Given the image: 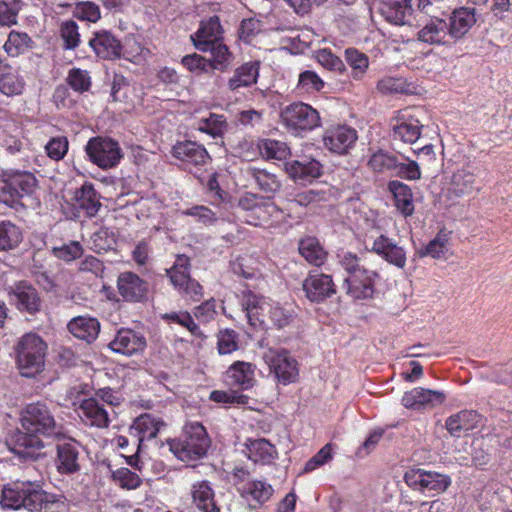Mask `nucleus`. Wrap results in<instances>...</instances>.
<instances>
[{
    "label": "nucleus",
    "mask_w": 512,
    "mask_h": 512,
    "mask_svg": "<svg viewBox=\"0 0 512 512\" xmlns=\"http://www.w3.org/2000/svg\"><path fill=\"white\" fill-rule=\"evenodd\" d=\"M89 45L103 59H116L122 56V45L120 41L109 31L101 30L94 33Z\"/></svg>",
    "instance_id": "obj_27"
},
{
    "label": "nucleus",
    "mask_w": 512,
    "mask_h": 512,
    "mask_svg": "<svg viewBox=\"0 0 512 512\" xmlns=\"http://www.w3.org/2000/svg\"><path fill=\"white\" fill-rule=\"evenodd\" d=\"M420 42L430 45H451L453 44L448 32L447 22L437 16L427 20L417 33Z\"/></svg>",
    "instance_id": "obj_22"
},
{
    "label": "nucleus",
    "mask_w": 512,
    "mask_h": 512,
    "mask_svg": "<svg viewBox=\"0 0 512 512\" xmlns=\"http://www.w3.org/2000/svg\"><path fill=\"white\" fill-rule=\"evenodd\" d=\"M423 111L418 108H406L396 113L392 120V136L395 140L413 144L421 136Z\"/></svg>",
    "instance_id": "obj_7"
},
{
    "label": "nucleus",
    "mask_w": 512,
    "mask_h": 512,
    "mask_svg": "<svg viewBox=\"0 0 512 512\" xmlns=\"http://www.w3.org/2000/svg\"><path fill=\"white\" fill-rule=\"evenodd\" d=\"M24 88V80L15 70H9L0 76V91L7 95H18Z\"/></svg>",
    "instance_id": "obj_51"
},
{
    "label": "nucleus",
    "mask_w": 512,
    "mask_h": 512,
    "mask_svg": "<svg viewBox=\"0 0 512 512\" xmlns=\"http://www.w3.org/2000/svg\"><path fill=\"white\" fill-rule=\"evenodd\" d=\"M368 165L373 171L382 173L393 169L396 159L384 151H377L371 155Z\"/></svg>",
    "instance_id": "obj_59"
},
{
    "label": "nucleus",
    "mask_w": 512,
    "mask_h": 512,
    "mask_svg": "<svg viewBox=\"0 0 512 512\" xmlns=\"http://www.w3.org/2000/svg\"><path fill=\"white\" fill-rule=\"evenodd\" d=\"M0 503L4 508H24L28 512H42L43 507L47 505L45 494L39 485L21 481L4 487Z\"/></svg>",
    "instance_id": "obj_2"
},
{
    "label": "nucleus",
    "mask_w": 512,
    "mask_h": 512,
    "mask_svg": "<svg viewBox=\"0 0 512 512\" xmlns=\"http://www.w3.org/2000/svg\"><path fill=\"white\" fill-rule=\"evenodd\" d=\"M393 169H396L399 177L407 180H418L421 178L420 167L418 163L413 160L403 163H398L396 161V166H394Z\"/></svg>",
    "instance_id": "obj_64"
},
{
    "label": "nucleus",
    "mask_w": 512,
    "mask_h": 512,
    "mask_svg": "<svg viewBox=\"0 0 512 512\" xmlns=\"http://www.w3.org/2000/svg\"><path fill=\"white\" fill-rule=\"evenodd\" d=\"M404 479L411 488L430 495L444 492L451 484L449 476L424 469L409 470Z\"/></svg>",
    "instance_id": "obj_9"
},
{
    "label": "nucleus",
    "mask_w": 512,
    "mask_h": 512,
    "mask_svg": "<svg viewBox=\"0 0 512 512\" xmlns=\"http://www.w3.org/2000/svg\"><path fill=\"white\" fill-rule=\"evenodd\" d=\"M147 346L145 337L132 329H120L114 339L109 343V348L125 356H134L144 352Z\"/></svg>",
    "instance_id": "obj_16"
},
{
    "label": "nucleus",
    "mask_w": 512,
    "mask_h": 512,
    "mask_svg": "<svg viewBox=\"0 0 512 512\" xmlns=\"http://www.w3.org/2000/svg\"><path fill=\"white\" fill-rule=\"evenodd\" d=\"M241 497L248 506L256 509L267 502L273 495V487L262 480H251L239 488Z\"/></svg>",
    "instance_id": "obj_26"
},
{
    "label": "nucleus",
    "mask_w": 512,
    "mask_h": 512,
    "mask_svg": "<svg viewBox=\"0 0 512 512\" xmlns=\"http://www.w3.org/2000/svg\"><path fill=\"white\" fill-rule=\"evenodd\" d=\"M108 468L111 472L112 480L122 489L134 490L138 488L142 483L138 474L132 472L128 468L122 467L116 470H112L110 465H108Z\"/></svg>",
    "instance_id": "obj_50"
},
{
    "label": "nucleus",
    "mask_w": 512,
    "mask_h": 512,
    "mask_svg": "<svg viewBox=\"0 0 512 512\" xmlns=\"http://www.w3.org/2000/svg\"><path fill=\"white\" fill-rule=\"evenodd\" d=\"M21 425L26 431L37 435H51L55 429V421L49 409L42 403H31L21 411Z\"/></svg>",
    "instance_id": "obj_10"
},
{
    "label": "nucleus",
    "mask_w": 512,
    "mask_h": 512,
    "mask_svg": "<svg viewBox=\"0 0 512 512\" xmlns=\"http://www.w3.org/2000/svg\"><path fill=\"white\" fill-rule=\"evenodd\" d=\"M324 87V81L319 75L310 70H306L299 75L297 89L301 93H314L319 92Z\"/></svg>",
    "instance_id": "obj_53"
},
{
    "label": "nucleus",
    "mask_w": 512,
    "mask_h": 512,
    "mask_svg": "<svg viewBox=\"0 0 512 512\" xmlns=\"http://www.w3.org/2000/svg\"><path fill=\"white\" fill-rule=\"evenodd\" d=\"M194 127L198 131L216 138L221 137L225 133L227 130V122L223 115L210 113L208 117L197 120Z\"/></svg>",
    "instance_id": "obj_40"
},
{
    "label": "nucleus",
    "mask_w": 512,
    "mask_h": 512,
    "mask_svg": "<svg viewBox=\"0 0 512 512\" xmlns=\"http://www.w3.org/2000/svg\"><path fill=\"white\" fill-rule=\"evenodd\" d=\"M263 360L279 384L286 386L298 381L299 363L289 351L269 348L263 353Z\"/></svg>",
    "instance_id": "obj_5"
},
{
    "label": "nucleus",
    "mask_w": 512,
    "mask_h": 512,
    "mask_svg": "<svg viewBox=\"0 0 512 512\" xmlns=\"http://www.w3.org/2000/svg\"><path fill=\"white\" fill-rule=\"evenodd\" d=\"M86 149L93 163L102 169L116 166L123 157L118 142L111 138H93L88 142Z\"/></svg>",
    "instance_id": "obj_11"
},
{
    "label": "nucleus",
    "mask_w": 512,
    "mask_h": 512,
    "mask_svg": "<svg viewBox=\"0 0 512 512\" xmlns=\"http://www.w3.org/2000/svg\"><path fill=\"white\" fill-rule=\"evenodd\" d=\"M444 400L445 394L441 391L416 387L404 393L402 404L408 409L420 410L440 405Z\"/></svg>",
    "instance_id": "obj_23"
},
{
    "label": "nucleus",
    "mask_w": 512,
    "mask_h": 512,
    "mask_svg": "<svg viewBox=\"0 0 512 512\" xmlns=\"http://www.w3.org/2000/svg\"><path fill=\"white\" fill-rule=\"evenodd\" d=\"M315 59L322 67L330 71L341 73L345 70L343 61L328 49H320L316 51Z\"/></svg>",
    "instance_id": "obj_56"
},
{
    "label": "nucleus",
    "mask_w": 512,
    "mask_h": 512,
    "mask_svg": "<svg viewBox=\"0 0 512 512\" xmlns=\"http://www.w3.org/2000/svg\"><path fill=\"white\" fill-rule=\"evenodd\" d=\"M32 40L26 33L11 31L4 44V49L10 56H18L31 48Z\"/></svg>",
    "instance_id": "obj_49"
},
{
    "label": "nucleus",
    "mask_w": 512,
    "mask_h": 512,
    "mask_svg": "<svg viewBox=\"0 0 512 512\" xmlns=\"http://www.w3.org/2000/svg\"><path fill=\"white\" fill-rule=\"evenodd\" d=\"M181 62L187 70L196 74L206 73L211 69L210 61L197 53L184 56Z\"/></svg>",
    "instance_id": "obj_60"
},
{
    "label": "nucleus",
    "mask_w": 512,
    "mask_h": 512,
    "mask_svg": "<svg viewBox=\"0 0 512 512\" xmlns=\"http://www.w3.org/2000/svg\"><path fill=\"white\" fill-rule=\"evenodd\" d=\"M164 318L183 326L193 335H200L198 325L194 322L193 318L188 312H172L165 314Z\"/></svg>",
    "instance_id": "obj_62"
},
{
    "label": "nucleus",
    "mask_w": 512,
    "mask_h": 512,
    "mask_svg": "<svg viewBox=\"0 0 512 512\" xmlns=\"http://www.w3.org/2000/svg\"><path fill=\"white\" fill-rule=\"evenodd\" d=\"M303 290L311 302H322L336 293L331 276L310 273L303 281Z\"/></svg>",
    "instance_id": "obj_19"
},
{
    "label": "nucleus",
    "mask_w": 512,
    "mask_h": 512,
    "mask_svg": "<svg viewBox=\"0 0 512 512\" xmlns=\"http://www.w3.org/2000/svg\"><path fill=\"white\" fill-rule=\"evenodd\" d=\"M170 451L181 461L189 462L203 457L210 446V439L204 426L190 422L184 426L180 439L168 442Z\"/></svg>",
    "instance_id": "obj_1"
},
{
    "label": "nucleus",
    "mask_w": 512,
    "mask_h": 512,
    "mask_svg": "<svg viewBox=\"0 0 512 512\" xmlns=\"http://www.w3.org/2000/svg\"><path fill=\"white\" fill-rule=\"evenodd\" d=\"M36 178L32 173L23 172L10 176L0 186V201L11 208L18 209L28 204L23 200H30L36 189Z\"/></svg>",
    "instance_id": "obj_4"
},
{
    "label": "nucleus",
    "mask_w": 512,
    "mask_h": 512,
    "mask_svg": "<svg viewBox=\"0 0 512 512\" xmlns=\"http://www.w3.org/2000/svg\"><path fill=\"white\" fill-rule=\"evenodd\" d=\"M248 173L263 192L275 193L280 189L281 184L274 174L255 167L249 168Z\"/></svg>",
    "instance_id": "obj_47"
},
{
    "label": "nucleus",
    "mask_w": 512,
    "mask_h": 512,
    "mask_svg": "<svg viewBox=\"0 0 512 512\" xmlns=\"http://www.w3.org/2000/svg\"><path fill=\"white\" fill-rule=\"evenodd\" d=\"M481 421L480 415L473 410H463L451 415L446 420V429L452 436L459 437L461 433H466L477 428Z\"/></svg>",
    "instance_id": "obj_34"
},
{
    "label": "nucleus",
    "mask_w": 512,
    "mask_h": 512,
    "mask_svg": "<svg viewBox=\"0 0 512 512\" xmlns=\"http://www.w3.org/2000/svg\"><path fill=\"white\" fill-rule=\"evenodd\" d=\"M449 233L440 231L420 252L421 256H431L435 259L446 258L449 251Z\"/></svg>",
    "instance_id": "obj_45"
},
{
    "label": "nucleus",
    "mask_w": 512,
    "mask_h": 512,
    "mask_svg": "<svg viewBox=\"0 0 512 512\" xmlns=\"http://www.w3.org/2000/svg\"><path fill=\"white\" fill-rule=\"evenodd\" d=\"M293 314L290 310L282 307L278 303L270 305L266 318L270 319L277 328L287 326L292 320Z\"/></svg>",
    "instance_id": "obj_58"
},
{
    "label": "nucleus",
    "mask_w": 512,
    "mask_h": 512,
    "mask_svg": "<svg viewBox=\"0 0 512 512\" xmlns=\"http://www.w3.org/2000/svg\"><path fill=\"white\" fill-rule=\"evenodd\" d=\"M287 217L288 215L270 199L264 198L259 204V209H255L245 217V222L253 226L271 228L286 223Z\"/></svg>",
    "instance_id": "obj_13"
},
{
    "label": "nucleus",
    "mask_w": 512,
    "mask_h": 512,
    "mask_svg": "<svg viewBox=\"0 0 512 512\" xmlns=\"http://www.w3.org/2000/svg\"><path fill=\"white\" fill-rule=\"evenodd\" d=\"M378 279L379 274L376 271L366 268L353 276H348L345 279L347 294L356 300L371 298Z\"/></svg>",
    "instance_id": "obj_15"
},
{
    "label": "nucleus",
    "mask_w": 512,
    "mask_h": 512,
    "mask_svg": "<svg viewBox=\"0 0 512 512\" xmlns=\"http://www.w3.org/2000/svg\"><path fill=\"white\" fill-rule=\"evenodd\" d=\"M345 60L351 68V77L354 80H361L369 68V59L366 54L354 48L345 50Z\"/></svg>",
    "instance_id": "obj_43"
},
{
    "label": "nucleus",
    "mask_w": 512,
    "mask_h": 512,
    "mask_svg": "<svg viewBox=\"0 0 512 512\" xmlns=\"http://www.w3.org/2000/svg\"><path fill=\"white\" fill-rule=\"evenodd\" d=\"M287 174L296 182L306 183L319 178L322 165L314 158L304 157L285 164Z\"/></svg>",
    "instance_id": "obj_24"
},
{
    "label": "nucleus",
    "mask_w": 512,
    "mask_h": 512,
    "mask_svg": "<svg viewBox=\"0 0 512 512\" xmlns=\"http://www.w3.org/2000/svg\"><path fill=\"white\" fill-rule=\"evenodd\" d=\"M193 505L201 512H220L215 501V492L208 481H198L191 486Z\"/></svg>",
    "instance_id": "obj_32"
},
{
    "label": "nucleus",
    "mask_w": 512,
    "mask_h": 512,
    "mask_svg": "<svg viewBox=\"0 0 512 512\" xmlns=\"http://www.w3.org/2000/svg\"><path fill=\"white\" fill-rule=\"evenodd\" d=\"M79 413L85 423L90 426L105 428L109 424L108 412L98 398L83 400L79 407Z\"/></svg>",
    "instance_id": "obj_33"
},
{
    "label": "nucleus",
    "mask_w": 512,
    "mask_h": 512,
    "mask_svg": "<svg viewBox=\"0 0 512 512\" xmlns=\"http://www.w3.org/2000/svg\"><path fill=\"white\" fill-rule=\"evenodd\" d=\"M172 154L176 159L193 165H204L210 159L205 147L193 141L176 143Z\"/></svg>",
    "instance_id": "obj_30"
},
{
    "label": "nucleus",
    "mask_w": 512,
    "mask_h": 512,
    "mask_svg": "<svg viewBox=\"0 0 512 512\" xmlns=\"http://www.w3.org/2000/svg\"><path fill=\"white\" fill-rule=\"evenodd\" d=\"M370 251L399 269L406 266L407 257L404 247L384 234H380L372 240Z\"/></svg>",
    "instance_id": "obj_14"
},
{
    "label": "nucleus",
    "mask_w": 512,
    "mask_h": 512,
    "mask_svg": "<svg viewBox=\"0 0 512 512\" xmlns=\"http://www.w3.org/2000/svg\"><path fill=\"white\" fill-rule=\"evenodd\" d=\"M212 59L210 61V68L213 70H225L232 62V55L227 46L221 43H214L210 47Z\"/></svg>",
    "instance_id": "obj_52"
},
{
    "label": "nucleus",
    "mask_w": 512,
    "mask_h": 512,
    "mask_svg": "<svg viewBox=\"0 0 512 512\" xmlns=\"http://www.w3.org/2000/svg\"><path fill=\"white\" fill-rule=\"evenodd\" d=\"M117 288L120 295L127 301L142 300L147 292V284L132 272H123L118 276Z\"/></svg>",
    "instance_id": "obj_29"
},
{
    "label": "nucleus",
    "mask_w": 512,
    "mask_h": 512,
    "mask_svg": "<svg viewBox=\"0 0 512 512\" xmlns=\"http://www.w3.org/2000/svg\"><path fill=\"white\" fill-rule=\"evenodd\" d=\"M299 252L310 264L315 266L322 265L327 256L326 251L315 237L302 239L299 244Z\"/></svg>",
    "instance_id": "obj_39"
},
{
    "label": "nucleus",
    "mask_w": 512,
    "mask_h": 512,
    "mask_svg": "<svg viewBox=\"0 0 512 512\" xmlns=\"http://www.w3.org/2000/svg\"><path fill=\"white\" fill-rule=\"evenodd\" d=\"M163 425L159 418L145 413L134 420L129 432L137 439L139 447L143 441L155 438Z\"/></svg>",
    "instance_id": "obj_31"
},
{
    "label": "nucleus",
    "mask_w": 512,
    "mask_h": 512,
    "mask_svg": "<svg viewBox=\"0 0 512 512\" xmlns=\"http://www.w3.org/2000/svg\"><path fill=\"white\" fill-rule=\"evenodd\" d=\"M357 140L355 129L338 125L328 128L323 135V144L331 152L344 154L353 147Z\"/></svg>",
    "instance_id": "obj_17"
},
{
    "label": "nucleus",
    "mask_w": 512,
    "mask_h": 512,
    "mask_svg": "<svg viewBox=\"0 0 512 512\" xmlns=\"http://www.w3.org/2000/svg\"><path fill=\"white\" fill-rule=\"evenodd\" d=\"M478 17L476 8L470 6L457 7L451 11L446 22L453 44L461 41L469 34L476 25Z\"/></svg>",
    "instance_id": "obj_12"
},
{
    "label": "nucleus",
    "mask_w": 512,
    "mask_h": 512,
    "mask_svg": "<svg viewBox=\"0 0 512 512\" xmlns=\"http://www.w3.org/2000/svg\"><path fill=\"white\" fill-rule=\"evenodd\" d=\"M260 154L266 159L285 160L290 155V148L285 142L263 139L258 143Z\"/></svg>",
    "instance_id": "obj_44"
},
{
    "label": "nucleus",
    "mask_w": 512,
    "mask_h": 512,
    "mask_svg": "<svg viewBox=\"0 0 512 512\" xmlns=\"http://www.w3.org/2000/svg\"><path fill=\"white\" fill-rule=\"evenodd\" d=\"M227 378L232 386L242 390L253 387L255 383V366L244 361L234 362L226 372Z\"/></svg>",
    "instance_id": "obj_35"
},
{
    "label": "nucleus",
    "mask_w": 512,
    "mask_h": 512,
    "mask_svg": "<svg viewBox=\"0 0 512 512\" xmlns=\"http://www.w3.org/2000/svg\"><path fill=\"white\" fill-rule=\"evenodd\" d=\"M189 259L185 255L177 257L173 267L168 270V275L173 286L182 290L184 285L191 279L188 273Z\"/></svg>",
    "instance_id": "obj_46"
},
{
    "label": "nucleus",
    "mask_w": 512,
    "mask_h": 512,
    "mask_svg": "<svg viewBox=\"0 0 512 512\" xmlns=\"http://www.w3.org/2000/svg\"><path fill=\"white\" fill-rule=\"evenodd\" d=\"M259 76V63L248 62L237 68L233 76L228 81L230 90L235 91L243 87H248L257 82Z\"/></svg>",
    "instance_id": "obj_38"
},
{
    "label": "nucleus",
    "mask_w": 512,
    "mask_h": 512,
    "mask_svg": "<svg viewBox=\"0 0 512 512\" xmlns=\"http://www.w3.org/2000/svg\"><path fill=\"white\" fill-rule=\"evenodd\" d=\"M332 458V446L331 444H326L317 452L316 455L306 462L304 472H312L331 461Z\"/></svg>",
    "instance_id": "obj_61"
},
{
    "label": "nucleus",
    "mask_w": 512,
    "mask_h": 512,
    "mask_svg": "<svg viewBox=\"0 0 512 512\" xmlns=\"http://www.w3.org/2000/svg\"><path fill=\"white\" fill-rule=\"evenodd\" d=\"M70 333L81 340L91 342L95 340L100 331V323L96 318L78 316L67 325Z\"/></svg>",
    "instance_id": "obj_36"
},
{
    "label": "nucleus",
    "mask_w": 512,
    "mask_h": 512,
    "mask_svg": "<svg viewBox=\"0 0 512 512\" xmlns=\"http://www.w3.org/2000/svg\"><path fill=\"white\" fill-rule=\"evenodd\" d=\"M93 248L97 253L105 252L111 249L116 243L114 232L107 228L102 227L91 236Z\"/></svg>",
    "instance_id": "obj_55"
},
{
    "label": "nucleus",
    "mask_w": 512,
    "mask_h": 512,
    "mask_svg": "<svg viewBox=\"0 0 512 512\" xmlns=\"http://www.w3.org/2000/svg\"><path fill=\"white\" fill-rule=\"evenodd\" d=\"M238 334L232 329L220 330L217 334V349L219 354L227 355L238 350Z\"/></svg>",
    "instance_id": "obj_54"
},
{
    "label": "nucleus",
    "mask_w": 512,
    "mask_h": 512,
    "mask_svg": "<svg viewBox=\"0 0 512 512\" xmlns=\"http://www.w3.org/2000/svg\"><path fill=\"white\" fill-rule=\"evenodd\" d=\"M280 119L282 124L295 134L311 131L320 125L318 111L302 102L293 103L283 108Z\"/></svg>",
    "instance_id": "obj_6"
},
{
    "label": "nucleus",
    "mask_w": 512,
    "mask_h": 512,
    "mask_svg": "<svg viewBox=\"0 0 512 512\" xmlns=\"http://www.w3.org/2000/svg\"><path fill=\"white\" fill-rule=\"evenodd\" d=\"M73 15L77 19L93 23L101 17L98 5L89 1L77 3L73 9Z\"/></svg>",
    "instance_id": "obj_57"
},
{
    "label": "nucleus",
    "mask_w": 512,
    "mask_h": 512,
    "mask_svg": "<svg viewBox=\"0 0 512 512\" xmlns=\"http://www.w3.org/2000/svg\"><path fill=\"white\" fill-rule=\"evenodd\" d=\"M81 445L73 440H66V473H71L79 470V464L77 462L80 454Z\"/></svg>",
    "instance_id": "obj_63"
},
{
    "label": "nucleus",
    "mask_w": 512,
    "mask_h": 512,
    "mask_svg": "<svg viewBox=\"0 0 512 512\" xmlns=\"http://www.w3.org/2000/svg\"><path fill=\"white\" fill-rule=\"evenodd\" d=\"M74 199L78 206L84 209L89 216H94L101 206L91 184H83L80 190L75 192Z\"/></svg>",
    "instance_id": "obj_42"
},
{
    "label": "nucleus",
    "mask_w": 512,
    "mask_h": 512,
    "mask_svg": "<svg viewBox=\"0 0 512 512\" xmlns=\"http://www.w3.org/2000/svg\"><path fill=\"white\" fill-rule=\"evenodd\" d=\"M9 449L20 456H31L35 450L43 447V443L34 432L15 430L6 439Z\"/></svg>",
    "instance_id": "obj_25"
},
{
    "label": "nucleus",
    "mask_w": 512,
    "mask_h": 512,
    "mask_svg": "<svg viewBox=\"0 0 512 512\" xmlns=\"http://www.w3.org/2000/svg\"><path fill=\"white\" fill-rule=\"evenodd\" d=\"M389 191L393 194L397 210L409 217L414 213L413 193L410 187L400 181L394 180L388 184Z\"/></svg>",
    "instance_id": "obj_37"
},
{
    "label": "nucleus",
    "mask_w": 512,
    "mask_h": 512,
    "mask_svg": "<svg viewBox=\"0 0 512 512\" xmlns=\"http://www.w3.org/2000/svg\"><path fill=\"white\" fill-rule=\"evenodd\" d=\"M418 10H430L428 0H379L378 11L384 19L395 25L410 24L414 14V6Z\"/></svg>",
    "instance_id": "obj_8"
},
{
    "label": "nucleus",
    "mask_w": 512,
    "mask_h": 512,
    "mask_svg": "<svg viewBox=\"0 0 512 512\" xmlns=\"http://www.w3.org/2000/svg\"><path fill=\"white\" fill-rule=\"evenodd\" d=\"M47 345L36 334L28 333L18 342L17 368L24 377H34L44 369Z\"/></svg>",
    "instance_id": "obj_3"
},
{
    "label": "nucleus",
    "mask_w": 512,
    "mask_h": 512,
    "mask_svg": "<svg viewBox=\"0 0 512 512\" xmlns=\"http://www.w3.org/2000/svg\"><path fill=\"white\" fill-rule=\"evenodd\" d=\"M241 303L251 326L261 327L265 324L266 316L271 305L269 299L252 291H247L243 293Z\"/></svg>",
    "instance_id": "obj_20"
},
{
    "label": "nucleus",
    "mask_w": 512,
    "mask_h": 512,
    "mask_svg": "<svg viewBox=\"0 0 512 512\" xmlns=\"http://www.w3.org/2000/svg\"><path fill=\"white\" fill-rule=\"evenodd\" d=\"M222 33L223 30L219 18L212 16L208 20L202 21L198 30L190 38L197 50L207 52L212 44L218 42Z\"/></svg>",
    "instance_id": "obj_21"
},
{
    "label": "nucleus",
    "mask_w": 512,
    "mask_h": 512,
    "mask_svg": "<svg viewBox=\"0 0 512 512\" xmlns=\"http://www.w3.org/2000/svg\"><path fill=\"white\" fill-rule=\"evenodd\" d=\"M475 175L467 168H462L453 173L450 182L447 184L444 192L450 201H456L459 198L470 194L474 189Z\"/></svg>",
    "instance_id": "obj_28"
},
{
    "label": "nucleus",
    "mask_w": 512,
    "mask_h": 512,
    "mask_svg": "<svg viewBox=\"0 0 512 512\" xmlns=\"http://www.w3.org/2000/svg\"><path fill=\"white\" fill-rule=\"evenodd\" d=\"M9 296L21 311L35 314L41 308L42 301L37 290L27 281L16 282L10 288Z\"/></svg>",
    "instance_id": "obj_18"
},
{
    "label": "nucleus",
    "mask_w": 512,
    "mask_h": 512,
    "mask_svg": "<svg viewBox=\"0 0 512 512\" xmlns=\"http://www.w3.org/2000/svg\"><path fill=\"white\" fill-rule=\"evenodd\" d=\"M21 239V232L16 225L11 222H0V251L17 247Z\"/></svg>",
    "instance_id": "obj_48"
},
{
    "label": "nucleus",
    "mask_w": 512,
    "mask_h": 512,
    "mask_svg": "<svg viewBox=\"0 0 512 512\" xmlns=\"http://www.w3.org/2000/svg\"><path fill=\"white\" fill-rule=\"evenodd\" d=\"M247 449L249 458L254 462H271L277 454L274 445L263 438L251 440Z\"/></svg>",
    "instance_id": "obj_41"
}]
</instances>
